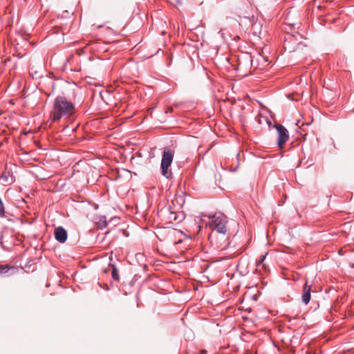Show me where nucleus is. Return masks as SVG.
<instances>
[{"label":"nucleus","mask_w":354,"mask_h":354,"mask_svg":"<svg viewBox=\"0 0 354 354\" xmlns=\"http://www.w3.org/2000/svg\"><path fill=\"white\" fill-rule=\"evenodd\" d=\"M75 113V104L66 97L59 95L53 102L50 113V120L53 122L66 120L73 118Z\"/></svg>","instance_id":"obj_1"},{"label":"nucleus","mask_w":354,"mask_h":354,"mask_svg":"<svg viewBox=\"0 0 354 354\" xmlns=\"http://www.w3.org/2000/svg\"><path fill=\"white\" fill-rule=\"evenodd\" d=\"M210 218H212L209 223L210 228L219 234L225 235L227 232V217L222 213H216Z\"/></svg>","instance_id":"obj_2"},{"label":"nucleus","mask_w":354,"mask_h":354,"mask_svg":"<svg viewBox=\"0 0 354 354\" xmlns=\"http://www.w3.org/2000/svg\"><path fill=\"white\" fill-rule=\"evenodd\" d=\"M174 156V151L169 148H165L162 152V160H161V173L162 176L167 178H169L171 176V171L169 169L170 167Z\"/></svg>","instance_id":"obj_3"},{"label":"nucleus","mask_w":354,"mask_h":354,"mask_svg":"<svg viewBox=\"0 0 354 354\" xmlns=\"http://www.w3.org/2000/svg\"><path fill=\"white\" fill-rule=\"evenodd\" d=\"M301 38V35H292L287 33L284 37L283 48L286 51L292 53L296 51L299 48L301 43L299 39Z\"/></svg>","instance_id":"obj_4"},{"label":"nucleus","mask_w":354,"mask_h":354,"mask_svg":"<svg viewBox=\"0 0 354 354\" xmlns=\"http://www.w3.org/2000/svg\"><path fill=\"white\" fill-rule=\"evenodd\" d=\"M278 133L277 145L281 148L289 138V133L286 128L282 124H275Z\"/></svg>","instance_id":"obj_5"},{"label":"nucleus","mask_w":354,"mask_h":354,"mask_svg":"<svg viewBox=\"0 0 354 354\" xmlns=\"http://www.w3.org/2000/svg\"><path fill=\"white\" fill-rule=\"evenodd\" d=\"M67 232L63 227H58L55 230V239L63 243H64L67 239Z\"/></svg>","instance_id":"obj_6"},{"label":"nucleus","mask_w":354,"mask_h":354,"mask_svg":"<svg viewBox=\"0 0 354 354\" xmlns=\"http://www.w3.org/2000/svg\"><path fill=\"white\" fill-rule=\"evenodd\" d=\"M310 293H311V286H308L307 282L304 286L303 288V294H302V302L307 305L310 302Z\"/></svg>","instance_id":"obj_7"},{"label":"nucleus","mask_w":354,"mask_h":354,"mask_svg":"<svg viewBox=\"0 0 354 354\" xmlns=\"http://www.w3.org/2000/svg\"><path fill=\"white\" fill-rule=\"evenodd\" d=\"M2 180L8 185L12 184L15 181V177L10 171H5L1 176Z\"/></svg>","instance_id":"obj_8"},{"label":"nucleus","mask_w":354,"mask_h":354,"mask_svg":"<svg viewBox=\"0 0 354 354\" xmlns=\"http://www.w3.org/2000/svg\"><path fill=\"white\" fill-rule=\"evenodd\" d=\"M111 277H112V279L114 280V281H120V276H119V273H118V269L116 268L115 266L114 265H111Z\"/></svg>","instance_id":"obj_9"},{"label":"nucleus","mask_w":354,"mask_h":354,"mask_svg":"<svg viewBox=\"0 0 354 354\" xmlns=\"http://www.w3.org/2000/svg\"><path fill=\"white\" fill-rule=\"evenodd\" d=\"M11 269L17 270V268H14L8 264L0 265V274H6Z\"/></svg>","instance_id":"obj_10"},{"label":"nucleus","mask_w":354,"mask_h":354,"mask_svg":"<svg viewBox=\"0 0 354 354\" xmlns=\"http://www.w3.org/2000/svg\"><path fill=\"white\" fill-rule=\"evenodd\" d=\"M98 227L100 229H103L107 225L106 218L105 216H101L99 218V221L97 222Z\"/></svg>","instance_id":"obj_11"},{"label":"nucleus","mask_w":354,"mask_h":354,"mask_svg":"<svg viewBox=\"0 0 354 354\" xmlns=\"http://www.w3.org/2000/svg\"><path fill=\"white\" fill-rule=\"evenodd\" d=\"M267 254H268V253H266L265 254L261 255L260 257V259H259V260L258 261V264H257L258 266H259L260 265H262V267L263 268H265V265L263 263L264 260L266 259V257Z\"/></svg>","instance_id":"obj_12"},{"label":"nucleus","mask_w":354,"mask_h":354,"mask_svg":"<svg viewBox=\"0 0 354 354\" xmlns=\"http://www.w3.org/2000/svg\"><path fill=\"white\" fill-rule=\"evenodd\" d=\"M5 210H4V205L2 202L1 198H0V216H3L4 215Z\"/></svg>","instance_id":"obj_13"},{"label":"nucleus","mask_w":354,"mask_h":354,"mask_svg":"<svg viewBox=\"0 0 354 354\" xmlns=\"http://www.w3.org/2000/svg\"><path fill=\"white\" fill-rule=\"evenodd\" d=\"M169 214H170V216L169 217V218L171 220V221H176V215L174 212H169Z\"/></svg>","instance_id":"obj_14"},{"label":"nucleus","mask_w":354,"mask_h":354,"mask_svg":"<svg viewBox=\"0 0 354 354\" xmlns=\"http://www.w3.org/2000/svg\"><path fill=\"white\" fill-rule=\"evenodd\" d=\"M247 58L248 59V62L250 63V64H252V57L250 55H247Z\"/></svg>","instance_id":"obj_15"},{"label":"nucleus","mask_w":354,"mask_h":354,"mask_svg":"<svg viewBox=\"0 0 354 354\" xmlns=\"http://www.w3.org/2000/svg\"><path fill=\"white\" fill-rule=\"evenodd\" d=\"M217 247L220 248L221 249H223V248H225V245H223V244H221V245H218Z\"/></svg>","instance_id":"obj_16"},{"label":"nucleus","mask_w":354,"mask_h":354,"mask_svg":"<svg viewBox=\"0 0 354 354\" xmlns=\"http://www.w3.org/2000/svg\"><path fill=\"white\" fill-rule=\"evenodd\" d=\"M207 353V351L206 350H202L201 351V354H206Z\"/></svg>","instance_id":"obj_17"},{"label":"nucleus","mask_w":354,"mask_h":354,"mask_svg":"<svg viewBox=\"0 0 354 354\" xmlns=\"http://www.w3.org/2000/svg\"><path fill=\"white\" fill-rule=\"evenodd\" d=\"M241 64H242L239 62V67H241Z\"/></svg>","instance_id":"obj_18"}]
</instances>
